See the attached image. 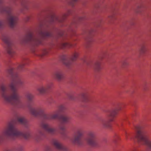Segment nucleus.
I'll use <instances>...</instances> for the list:
<instances>
[{"mask_svg": "<svg viewBox=\"0 0 151 151\" xmlns=\"http://www.w3.org/2000/svg\"><path fill=\"white\" fill-rule=\"evenodd\" d=\"M7 73L10 77L12 82L9 85V88L4 84L0 86V93L4 102L18 108H24L25 107L20 99V97L17 86L24 84L23 81L19 76L16 69L9 67L6 70Z\"/></svg>", "mask_w": 151, "mask_h": 151, "instance_id": "f257e3e1", "label": "nucleus"}, {"mask_svg": "<svg viewBox=\"0 0 151 151\" xmlns=\"http://www.w3.org/2000/svg\"><path fill=\"white\" fill-rule=\"evenodd\" d=\"M24 125L26 127H28V121L24 117H18L16 120H13L9 122L7 124L2 133H0V144L4 141L5 136L11 140H14L18 137H22L28 139L32 137L29 132H23L18 130L16 125L17 122Z\"/></svg>", "mask_w": 151, "mask_h": 151, "instance_id": "f03ea898", "label": "nucleus"}, {"mask_svg": "<svg viewBox=\"0 0 151 151\" xmlns=\"http://www.w3.org/2000/svg\"><path fill=\"white\" fill-rule=\"evenodd\" d=\"M27 106L31 115L34 116L42 115L43 119L47 120L58 119L59 118V111H63L65 109L64 105H61L59 107L58 110H56L51 114H45L44 113V109L42 107H32L30 104H28Z\"/></svg>", "mask_w": 151, "mask_h": 151, "instance_id": "7ed1b4c3", "label": "nucleus"}, {"mask_svg": "<svg viewBox=\"0 0 151 151\" xmlns=\"http://www.w3.org/2000/svg\"><path fill=\"white\" fill-rule=\"evenodd\" d=\"M120 109H116L112 110L109 109L105 110L104 111L106 113L107 119L101 120L100 124L105 128H110L111 127V122L113 121L114 118L117 114L118 111Z\"/></svg>", "mask_w": 151, "mask_h": 151, "instance_id": "20e7f679", "label": "nucleus"}, {"mask_svg": "<svg viewBox=\"0 0 151 151\" xmlns=\"http://www.w3.org/2000/svg\"><path fill=\"white\" fill-rule=\"evenodd\" d=\"M3 4V0H0V13H5L7 14L8 24L11 27L13 28L17 18L12 13L11 8L9 7L5 6Z\"/></svg>", "mask_w": 151, "mask_h": 151, "instance_id": "39448f33", "label": "nucleus"}, {"mask_svg": "<svg viewBox=\"0 0 151 151\" xmlns=\"http://www.w3.org/2000/svg\"><path fill=\"white\" fill-rule=\"evenodd\" d=\"M135 137L137 139L139 142L144 144L151 150V140L149 139L146 132L138 130Z\"/></svg>", "mask_w": 151, "mask_h": 151, "instance_id": "423d86ee", "label": "nucleus"}, {"mask_svg": "<svg viewBox=\"0 0 151 151\" xmlns=\"http://www.w3.org/2000/svg\"><path fill=\"white\" fill-rule=\"evenodd\" d=\"M1 39L6 45V49L8 53L11 57H13L15 55V52L13 43L9 37L6 34H3L2 35Z\"/></svg>", "mask_w": 151, "mask_h": 151, "instance_id": "0eeeda50", "label": "nucleus"}, {"mask_svg": "<svg viewBox=\"0 0 151 151\" xmlns=\"http://www.w3.org/2000/svg\"><path fill=\"white\" fill-rule=\"evenodd\" d=\"M83 134V130L81 129L77 130L74 133L73 137L72 140V142L79 146L84 145L85 144L84 141L81 139Z\"/></svg>", "mask_w": 151, "mask_h": 151, "instance_id": "6e6552de", "label": "nucleus"}, {"mask_svg": "<svg viewBox=\"0 0 151 151\" xmlns=\"http://www.w3.org/2000/svg\"><path fill=\"white\" fill-rule=\"evenodd\" d=\"M85 140L88 144L91 146L96 147L98 145L96 139V134L95 132H89Z\"/></svg>", "mask_w": 151, "mask_h": 151, "instance_id": "1a4fd4ad", "label": "nucleus"}, {"mask_svg": "<svg viewBox=\"0 0 151 151\" xmlns=\"http://www.w3.org/2000/svg\"><path fill=\"white\" fill-rule=\"evenodd\" d=\"M24 42L26 43L29 42L33 45H37L41 43V40L40 39L34 37L32 34L30 32L24 39Z\"/></svg>", "mask_w": 151, "mask_h": 151, "instance_id": "9d476101", "label": "nucleus"}, {"mask_svg": "<svg viewBox=\"0 0 151 151\" xmlns=\"http://www.w3.org/2000/svg\"><path fill=\"white\" fill-rule=\"evenodd\" d=\"M78 56V54L76 52H74L70 58L65 56L63 55L61 59L63 63L68 67H69L72 64L73 62L75 60Z\"/></svg>", "mask_w": 151, "mask_h": 151, "instance_id": "9b49d317", "label": "nucleus"}, {"mask_svg": "<svg viewBox=\"0 0 151 151\" xmlns=\"http://www.w3.org/2000/svg\"><path fill=\"white\" fill-rule=\"evenodd\" d=\"M40 127L48 133L52 134H55L56 132V129L50 127L49 124L42 122L40 124Z\"/></svg>", "mask_w": 151, "mask_h": 151, "instance_id": "f8f14e48", "label": "nucleus"}, {"mask_svg": "<svg viewBox=\"0 0 151 151\" xmlns=\"http://www.w3.org/2000/svg\"><path fill=\"white\" fill-rule=\"evenodd\" d=\"M52 144L58 150L61 151H67V149L61 144L58 140L54 139Z\"/></svg>", "mask_w": 151, "mask_h": 151, "instance_id": "ddd939ff", "label": "nucleus"}, {"mask_svg": "<svg viewBox=\"0 0 151 151\" xmlns=\"http://www.w3.org/2000/svg\"><path fill=\"white\" fill-rule=\"evenodd\" d=\"M104 57V54H101L99 57L98 60L95 63L94 68L97 71H99L101 69V68L100 61Z\"/></svg>", "mask_w": 151, "mask_h": 151, "instance_id": "4468645a", "label": "nucleus"}, {"mask_svg": "<svg viewBox=\"0 0 151 151\" xmlns=\"http://www.w3.org/2000/svg\"><path fill=\"white\" fill-rule=\"evenodd\" d=\"M44 136V132L42 130L39 129L37 131V133L34 137V138L37 141H39L42 139Z\"/></svg>", "mask_w": 151, "mask_h": 151, "instance_id": "2eb2a0df", "label": "nucleus"}, {"mask_svg": "<svg viewBox=\"0 0 151 151\" xmlns=\"http://www.w3.org/2000/svg\"><path fill=\"white\" fill-rule=\"evenodd\" d=\"M39 34L42 37H50L52 35V33L47 30H40L39 32Z\"/></svg>", "mask_w": 151, "mask_h": 151, "instance_id": "dca6fc26", "label": "nucleus"}, {"mask_svg": "<svg viewBox=\"0 0 151 151\" xmlns=\"http://www.w3.org/2000/svg\"><path fill=\"white\" fill-rule=\"evenodd\" d=\"M54 76L58 80H60L63 78V73L61 70H58L54 73Z\"/></svg>", "mask_w": 151, "mask_h": 151, "instance_id": "f3484780", "label": "nucleus"}, {"mask_svg": "<svg viewBox=\"0 0 151 151\" xmlns=\"http://www.w3.org/2000/svg\"><path fill=\"white\" fill-rule=\"evenodd\" d=\"M37 90L40 93L42 94L45 93L47 91L45 86H40L37 89Z\"/></svg>", "mask_w": 151, "mask_h": 151, "instance_id": "a211bd4d", "label": "nucleus"}, {"mask_svg": "<svg viewBox=\"0 0 151 151\" xmlns=\"http://www.w3.org/2000/svg\"><path fill=\"white\" fill-rule=\"evenodd\" d=\"M69 119V117L66 116H61L60 119L61 122L62 123H67Z\"/></svg>", "mask_w": 151, "mask_h": 151, "instance_id": "6ab92c4d", "label": "nucleus"}, {"mask_svg": "<svg viewBox=\"0 0 151 151\" xmlns=\"http://www.w3.org/2000/svg\"><path fill=\"white\" fill-rule=\"evenodd\" d=\"M146 51V46L145 44H142L140 46L139 52L140 53L143 54Z\"/></svg>", "mask_w": 151, "mask_h": 151, "instance_id": "aec40b11", "label": "nucleus"}, {"mask_svg": "<svg viewBox=\"0 0 151 151\" xmlns=\"http://www.w3.org/2000/svg\"><path fill=\"white\" fill-rule=\"evenodd\" d=\"M26 97L29 102L31 103L32 102V99L34 98V96L32 94L29 93H28L26 94Z\"/></svg>", "mask_w": 151, "mask_h": 151, "instance_id": "412c9836", "label": "nucleus"}, {"mask_svg": "<svg viewBox=\"0 0 151 151\" xmlns=\"http://www.w3.org/2000/svg\"><path fill=\"white\" fill-rule=\"evenodd\" d=\"M59 128L61 131L60 133L63 136L65 137L66 135L65 132V127L64 126L60 125L59 126Z\"/></svg>", "mask_w": 151, "mask_h": 151, "instance_id": "4be33fe9", "label": "nucleus"}, {"mask_svg": "<svg viewBox=\"0 0 151 151\" xmlns=\"http://www.w3.org/2000/svg\"><path fill=\"white\" fill-rule=\"evenodd\" d=\"M14 151H22L24 150V147L22 145H18L14 147Z\"/></svg>", "mask_w": 151, "mask_h": 151, "instance_id": "5701e85b", "label": "nucleus"}, {"mask_svg": "<svg viewBox=\"0 0 151 151\" xmlns=\"http://www.w3.org/2000/svg\"><path fill=\"white\" fill-rule=\"evenodd\" d=\"M82 100L85 102H87L88 101V99L87 96L85 93H82L81 95Z\"/></svg>", "mask_w": 151, "mask_h": 151, "instance_id": "b1692460", "label": "nucleus"}, {"mask_svg": "<svg viewBox=\"0 0 151 151\" xmlns=\"http://www.w3.org/2000/svg\"><path fill=\"white\" fill-rule=\"evenodd\" d=\"M72 46V45L71 44L68 42H63L61 44V47L63 48L65 47H70Z\"/></svg>", "mask_w": 151, "mask_h": 151, "instance_id": "393cba45", "label": "nucleus"}, {"mask_svg": "<svg viewBox=\"0 0 151 151\" xmlns=\"http://www.w3.org/2000/svg\"><path fill=\"white\" fill-rule=\"evenodd\" d=\"M56 21H58L59 22H62V20H60L59 17L57 16L54 15L52 18V22H54Z\"/></svg>", "mask_w": 151, "mask_h": 151, "instance_id": "a878e982", "label": "nucleus"}, {"mask_svg": "<svg viewBox=\"0 0 151 151\" xmlns=\"http://www.w3.org/2000/svg\"><path fill=\"white\" fill-rule=\"evenodd\" d=\"M52 85V83H49L45 86L47 91L51 88Z\"/></svg>", "mask_w": 151, "mask_h": 151, "instance_id": "bb28decb", "label": "nucleus"}, {"mask_svg": "<svg viewBox=\"0 0 151 151\" xmlns=\"http://www.w3.org/2000/svg\"><path fill=\"white\" fill-rule=\"evenodd\" d=\"M24 65V63H21L19 64L18 66L17 69L19 70H22Z\"/></svg>", "mask_w": 151, "mask_h": 151, "instance_id": "cd10ccee", "label": "nucleus"}, {"mask_svg": "<svg viewBox=\"0 0 151 151\" xmlns=\"http://www.w3.org/2000/svg\"><path fill=\"white\" fill-rule=\"evenodd\" d=\"M87 42V45L88 47H89L91 43V42H92V39L91 38H90L88 40H87L86 41Z\"/></svg>", "mask_w": 151, "mask_h": 151, "instance_id": "c85d7f7f", "label": "nucleus"}, {"mask_svg": "<svg viewBox=\"0 0 151 151\" xmlns=\"http://www.w3.org/2000/svg\"><path fill=\"white\" fill-rule=\"evenodd\" d=\"M47 102L49 104H51L52 103L54 102V101L53 99L50 98L48 100Z\"/></svg>", "mask_w": 151, "mask_h": 151, "instance_id": "c756f323", "label": "nucleus"}, {"mask_svg": "<svg viewBox=\"0 0 151 151\" xmlns=\"http://www.w3.org/2000/svg\"><path fill=\"white\" fill-rule=\"evenodd\" d=\"M4 24V22L3 21H0V29L3 28Z\"/></svg>", "mask_w": 151, "mask_h": 151, "instance_id": "7c9ffc66", "label": "nucleus"}, {"mask_svg": "<svg viewBox=\"0 0 151 151\" xmlns=\"http://www.w3.org/2000/svg\"><path fill=\"white\" fill-rule=\"evenodd\" d=\"M5 151H14V147H13L11 148L7 149Z\"/></svg>", "mask_w": 151, "mask_h": 151, "instance_id": "2f4dec72", "label": "nucleus"}, {"mask_svg": "<svg viewBox=\"0 0 151 151\" xmlns=\"http://www.w3.org/2000/svg\"><path fill=\"white\" fill-rule=\"evenodd\" d=\"M128 64V63L126 61H124L122 63L123 65L124 66H126Z\"/></svg>", "mask_w": 151, "mask_h": 151, "instance_id": "473e14b6", "label": "nucleus"}, {"mask_svg": "<svg viewBox=\"0 0 151 151\" xmlns=\"http://www.w3.org/2000/svg\"><path fill=\"white\" fill-rule=\"evenodd\" d=\"M130 151H144L137 150L135 149H132Z\"/></svg>", "mask_w": 151, "mask_h": 151, "instance_id": "72a5a7b5", "label": "nucleus"}, {"mask_svg": "<svg viewBox=\"0 0 151 151\" xmlns=\"http://www.w3.org/2000/svg\"><path fill=\"white\" fill-rule=\"evenodd\" d=\"M128 136H129V135H128V134L126 133L125 134V137L127 139Z\"/></svg>", "mask_w": 151, "mask_h": 151, "instance_id": "f704fd0d", "label": "nucleus"}, {"mask_svg": "<svg viewBox=\"0 0 151 151\" xmlns=\"http://www.w3.org/2000/svg\"><path fill=\"white\" fill-rule=\"evenodd\" d=\"M47 53V51L45 50L44 53H43V55H45Z\"/></svg>", "mask_w": 151, "mask_h": 151, "instance_id": "c9c22d12", "label": "nucleus"}, {"mask_svg": "<svg viewBox=\"0 0 151 151\" xmlns=\"http://www.w3.org/2000/svg\"><path fill=\"white\" fill-rule=\"evenodd\" d=\"M78 0H72V1L74 2L77 1Z\"/></svg>", "mask_w": 151, "mask_h": 151, "instance_id": "e433bc0d", "label": "nucleus"}, {"mask_svg": "<svg viewBox=\"0 0 151 151\" xmlns=\"http://www.w3.org/2000/svg\"><path fill=\"white\" fill-rule=\"evenodd\" d=\"M49 149H50V148L48 147H47V148L46 149V151H48L49 150Z\"/></svg>", "mask_w": 151, "mask_h": 151, "instance_id": "4c0bfd02", "label": "nucleus"}]
</instances>
